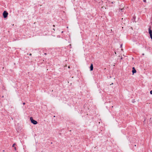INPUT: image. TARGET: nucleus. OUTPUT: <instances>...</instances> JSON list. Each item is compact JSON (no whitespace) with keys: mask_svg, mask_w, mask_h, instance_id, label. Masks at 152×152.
Here are the masks:
<instances>
[{"mask_svg":"<svg viewBox=\"0 0 152 152\" xmlns=\"http://www.w3.org/2000/svg\"><path fill=\"white\" fill-rule=\"evenodd\" d=\"M30 120L31 122L33 123L34 124L36 125L37 124V122L34 120L32 117H31L30 118Z\"/></svg>","mask_w":152,"mask_h":152,"instance_id":"obj_1","label":"nucleus"},{"mask_svg":"<svg viewBox=\"0 0 152 152\" xmlns=\"http://www.w3.org/2000/svg\"><path fill=\"white\" fill-rule=\"evenodd\" d=\"M8 13L6 11H4L3 13V15L4 18H5L7 16Z\"/></svg>","mask_w":152,"mask_h":152,"instance_id":"obj_2","label":"nucleus"},{"mask_svg":"<svg viewBox=\"0 0 152 152\" xmlns=\"http://www.w3.org/2000/svg\"><path fill=\"white\" fill-rule=\"evenodd\" d=\"M149 33L150 34V36L152 34V31L151 30V27H149L148 28Z\"/></svg>","mask_w":152,"mask_h":152,"instance_id":"obj_3","label":"nucleus"},{"mask_svg":"<svg viewBox=\"0 0 152 152\" xmlns=\"http://www.w3.org/2000/svg\"><path fill=\"white\" fill-rule=\"evenodd\" d=\"M132 72L133 74H134V73H135L136 72V71L134 67H133L132 68Z\"/></svg>","mask_w":152,"mask_h":152,"instance_id":"obj_4","label":"nucleus"},{"mask_svg":"<svg viewBox=\"0 0 152 152\" xmlns=\"http://www.w3.org/2000/svg\"><path fill=\"white\" fill-rule=\"evenodd\" d=\"M90 68L91 71L93 70V64H92L91 65Z\"/></svg>","mask_w":152,"mask_h":152,"instance_id":"obj_5","label":"nucleus"},{"mask_svg":"<svg viewBox=\"0 0 152 152\" xmlns=\"http://www.w3.org/2000/svg\"><path fill=\"white\" fill-rule=\"evenodd\" d=\"M124 10V8H121V9H120V8H119V12H121V11H122L123 10Z\"/></svg>","mask_w":152,"mask_h":152,"instance_id":"obj_6","label":"nucleus"},{"mask_svg":"<svg viewBox=\"0 0 152 152\" xmlns=\"http://www.w3.org/2000/svg\"><path fill=\"white\" fill-rule=\"evenodd\" d=\"M15 144L14 143V144H13V145H12V147H15Z\"/></svg>","mask_w":152,"mask_h":152,"instance_id":"obj_7","label":"nucleus"},{"mask_svg":"<svg viewBox=\"0 0 152 152\" xmlns=\"http://www.w3.org/2000/svg\"><path fill=\"white\" fill-rule=\"evenodd\" d=\"M150 93L151 94H152V90L150 91Z\"/></svg>","mask_w":152,"mask_h":152,"instance_id":"obj_8","label":"nucleus"},{"mask_svg":"<svg viewBox=\"0 0 152 152\" xmlns=\"http://www.w3.org/2000/svg\"><path fill=\"white\" fill-rule=\"evenodd\" d=\"M151 38L152 39V34L150 36Z\"/></svg>","mask_w":152,"mask_h":152,"instance_id":"obj_9","label":"nucleus"},{"mask_svg":"<svg viewBox=\"0 0 152 152\" xmlns=\"http://www.w3.org/2000/svg\"><path fill=\"white\" fill-rule=\"evenodd\" d=\"M143 1L145 2H146V0H143Z\"/></svg>","mask_w":152,"mask_h":152,"instance_id":"obj_10","label":"nucleus"},{"mask_svg":"<svg viewBox=\"0 0 152 152\" xmlns=\"http://www.w3.org/2000/svg\"><path fill=\"white\" fill-rule=\"evenodd\" d=\"M25 102L23 103V105H25Z\"/></svg>","mask_w":152,"mask_h":152,"instance_id":"obj_11","label":"nucleus"},{"mask_svg":"<svg viewBox=\"0 0 152 152\" xmlns=\"http://www.w3.org/2000/svg\"><path fill=\"white\" fill-rule=\"evenodd\" d=\"M14 148H15V150H16V147H14Z\"/></svg>","mask_w":152,"mask_h":152,"instance_id":"obj_12","label":"nucleus"},{"mask_svg":"<svg viewBox=\"0 0 152 152\" xmlns=\"http://www.w3.org/2000/svg\"><path fill=\"white\" fill-rule=\"evenodd\" d=\"M31 55H32V54H31V53H30V54H29V55H30V56H31Z\"/></svg>","mask_w":152,"mask_h":152,"instance_id":"obj_13","label":"nucleus"},{"mask_svg":"<svg viewBox=\"0 0 152 152\" xmlns=\"http://www.w3.org/2000/svg\"><path fill=\"white\" fill-rule=\"evenodd\" d=\"M69 28V27H68V26H67V28Z\"/></svg>","mask_w":152,"mask_h":152,"instance_id":"obj_14","label":"nucleus"},{"mask_svg":"<svg viewBox=\"0 0 152 152\" xmlns=\"http://www.w3.org/2000/svg\"><path fill=\"white\" fill-rule=\"evenodd\" d=\"M122 59V57H121V59Z\"/></svg>","mask_w":152,"mask_h":152,"instance_id":"obj_15","label":"nucleus"},{"mask_svg":"<svg viewBox=\"0 0 152 152\" xmlns=\"http://www.w3.org/2000/svg\"><path fill=\"white\" fill-rule=\"evenodd\" d=\"M68 68H70V66H68Z\"/></svg>","mask_w":152,"mask_h":152,"instance_id":"obj_16","label":"nucleus"},{"mask_svg":"<svg viewBox=\"0 0 152 152\" xmlns=\"http://www.w3.org/2000/svg\"><path fill=\"white\" fill-rule=\"evenodd\" d=\"M45 55H46V53H45Z\"/></svg>","mask_w":152,"mask_h":152,"instance_id":"obj_17","label":"nucleus"},{"mask_svg":"<svg viewBox=\"0 0 152 152\" xmlns=\"http://www.w3.org/2000/svg\"><path fill=\"white\" fill-rule=\"evenodd\" d=\"M53 30H55V29H53Z\"/></svg>","mask_w":152,"mask_h":152,"instance_id":"obj_18","label":"nucleus"},{"mask_svg":"<svg viewBox=\"0 0 152 152\" xmlns=\"http://www.w3.org/2000/svg\"><path fill=\"white\" fill-rule=\"evenodd\" d=\"M135 146H136V145H135Z\"/></svg>","mask_w":152,"mask_h":152,"instance_id":"obj_19","label":"nucleus"}]
</instances>
